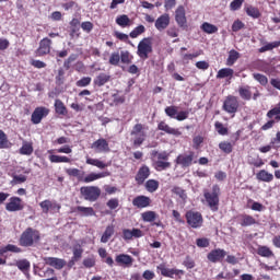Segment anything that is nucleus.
<instances>
[{
	"instance_id": "obj_1",
	"label": "nucleus",
	"mask_w": 280,
	"mask_h": 280,
	"mask_svg": "<svg viewBox=\"0 0 280 280\" xmlns=\"http://www.w3.org/2000/svg\"><path fill=\"white\" fill-rule=\"evenodd\" d=\"M222 194L220 189V185L214 184L211 188L209 189H203V198L209 207V209L213 212L219 211L220 209V195Z\"/></svg>"
},
{
	"instance_id": "obj_2",
	"label": "nucleus",
	"mask_w": 280,
	"mask_h": 280,
	"mask_svg": "<svg viewBox=\"0 0 280 280\" xmlns=\"http://www.w3.org/2000/svg\"><path fill=\"white\" fill-rule=\"evenodd\" d=\"M40 242V232L34 228H27L22 232L19 244L24 248H30Z\"/></svg>"
},
{
	"instance_id": "obj_3",
	"label": "nucleus",
	"mask_w": 280,
	"mask_h": 280,
	"mask_svg": "<svg viewBox=\"0 0 280 280\" xmlns=\"http://www.w3.org/2000/svg\"><path fill=\"white\" fill-rule=\"evenodd\" d=\"M132 145L133 148H141L143 143L145 142V139H148V133L145 132V125L143 124H136L132 127V130L130 131Z\"/></svg>"
},
{
	"instance_id": "obj_4",
	"label": "nucleus",
	"mask_w": 280,
	"mask_h": 280,
	"mask_svg": "<svg viewBox=\"0 0 280 280\" xmlns=\"http://www.w3.org/2000/svg\"><path fill=\"white\" fill-rule=\"evenodd\" d=\"M55 150L50 149L47 151L48 154V160L50 163H71V159L67 158L66 155H56L54 154ZM58 154H71L73 150L71 149L70 145H65L56 150Z\"/></svg>"
},
{
	"instance_id": "obj_5",
	"label": "nucleus",
	"mask_w": 280,
	"mask_h": 280,
	"mask_svg": "<svg viewBox=\"0 0 280 280\" xmlns=\"http://www.w3.org/2000/svg\"><path fill=\"white\" fill-rule=\"evenodd\" d=\"M222 110L228 113V115L235 117L240 110V98H237L235 95H228L223 101Z\"/></svg>"
},
{
	"instance_id": "obj_6",
	"label": "nucleus",
	"mask_w": 280,
	"mask_h": 280,
	"mask_svg": "<svg viewBox=\"0 0 280 280\" xmlns=\"http://www.w3.org/2000/svg\"><path fill=\"white\" fill-rule=\"evenodd\" d=\"M154 156L158 158V160L153 163V167L156 172H165V170H170V167H172V162H168L170 153H167V151L160 153L155 151Z\"/></svg>"
},
{
	"instance_id": "obj_7",
	"label": "nucleus",
	"mask_w": 280,
	"mask_h": 280,
	"mask_svg": "<svg viewBox=\"0 0 280 280\" xmlns=\"http://www.w3.org/2000/svg\"><path fill=\"white\" fill-rule=\"evenodd\" d=\"M152 51V37L142 38L138 44L137 56H139L141 60H148Z\"/></svg>"
},
{
	"instance_id": "obj_8",
	"label": "nucleus",
	"mask_w": 280,
	"mask_h": 280,
	"mask_svg": "<svg viewBox=\"0 0 280 280\" xmlns=\"http://www.w3.org/2000/svg\"><path fill=\"white\" fill-rule=\"evenodd\" d=\"M80 194L88 200L89 202H95L100 200V196H102V189L97 186H83L80 188Z\"/></svg>"
},
{
	"instance_id": "obj_9",
	"label": "nucleus",
	"mask_w": 280,
	"mask_h": 280,
	"mask_svg": "<svg viewBox=\"0 0 280 280\" xmlns=\"http://www.w3.org/2000/svg\"><path fill=\"white\" fill-rule=\"evenodd\" d=\"M186 222L190 229H200L205 224L202 213L199 211L188 210L185 214Z\"/></svg>"
},
{
	"instance_id": "obj_10",
	"label": "nucleus",
	"mask_w": 280,
	"mask_h": 280,
	"mask_svg": "<svg viewBox=\"0 0 280 280\" xmlns=\"http://www.w3.org/2000/svg\"><path fill=\"white\" fill-rule=\"evenodd\" d=\"M238 95L241 100H244V102H250L252 100L257 101L258 97H261V93L257 88H255V92L253 94L250 85L238 86Z\"/></svg>"
},
{
	"instance_id": "obj_11",
	"label": "nucleus",
	"mask_w": 280,
	"mask_h": 280,
	"mask_svg": "<svg viewBox=\"0 0 280 280\" xmlns=\"http://www.w3.org/2000/svg\"><path fill=\"white\" fill-rule=\"evenodd\" d=\"M39 207L45 215L49 213H51L52 215L54 213H60V209H62V206L60 203H58L56 200L49 199L39 202Z\"/></svg>"
},
{
	"instance_id": "obj_12",
	"label": "nucleus",
	"mask_w": 280,
	"mask_h": 280,
	"mask_svg": "<svg viewBox=\"0 0 280 280\" xmlns=\"http://www.w3.org/2000/svg\"><path fill=\"white\" fill-rule=\"evenodd\" d=\"M51 45L52 42L49 37H44L39 42L38 48L35 50L36 58H43L45 56H49L51 54Z\"/></svg>"
},
{
	"instance_id": "obj_13",
	"label": "nucleus",
	"mask_w": 280,
	"mask_h": 280,
	"mask_svg": "<svg viewBox=\"0 0 280 280\" xmlns=\"http://www.w3.org/2000/svg\"><path fill=\"white\" fill-rule=\"evenodd\" d=\"M196 158V153L194 151H189L188 153H182L177 155L175 159L176 165H180L184 170L186 167H191L194 165V159Z\"/></svg>"
},
{
	"instance_id": "obj_14",
	"label": "nucleus",
	"mask_w": 280,
	"mask_h": 280,
	"mask_svg": "<svg viewBox=\"0 0 280 280\" xmlns=\"http://www.w3.org/2000/svg\"><path fill=\"white\" fill-rule=\"evenodd\" d=\"M47 115H49V108L45 106L36 107L31 115V121L35 126H38V124H40V121H43Z\"/></svg>"
},
{
	"instance_id": "obj_15",
	"label": "nucleus",
	"mask_w": 280,
	"mask_h": 280,
	"mask_svg": "<svg viewBox=\"0 0 280 280\" xmlns=\"http://www.w3.org/2000/svg\"><path fill=\"white\" fill-rule=\"evenodd\" d=\"M5 209L11 213L23 211V209H25V203L20 197H11L9 202L5 203Z\"/></svg>"
},
{
	"instance_id": "obj_16",
	"label": "nucleus",
	"mask_w": 280,
	"mask_h": 280,
	"mask_svg": "<svg viewBox=\"0 0 280 280\" xmlns=\"http://www.w3.org/2000/svg\"><path fill=\"white\" fill-rule=\"evenodd\" d=\"M224 257H226V250L222 248L212 249L207 255V259L211 264H222V261H224Z\"/></svg>"
},
{
	"instance_id": "obj_17",
	"label": "nucleus",
	"mask_w": 280,
	"mask_h": 280,
	"mask_svg": "<svg viewBox=\"0 0 280 280\" xmlns=\"http://www.w3.org/2000/svg\"><path fill=\"white\" fill-rule=\"evenodd\" d=\"M150 166L143 164L137 172L136 176H135V180L137 183V185H143V183H145V180H148V178H150Z\"/></svg>"
},
{
	"instance_id": "obj_18",
	"label": "nucleus",
	"mask_w": 280,
	"mask_h": 280,
	"mask_svg": "<svg viewBox=\"0 0 280 280\" xmlns=\"http://www.w3.org/2000/svg\"><path fill=\"white\" fill-rule=\"evenodd\" d=\"M132 205L136 209H148L152 207V199L144 195H139L132 199Z\"/></svg>"
},
{
	"instance_id": "obj_19",
	"label": "nucleus",
	"mask_w": 280,
	"mask_h": 280,
	"mask_svg": "<svg viewBox=\"0 0 280 280\" xmlns=\"http://www.w3.org/2000/svg\"><path fill=\"white\" fill-rule=\"evenodd\" d=\"M115 261L117 266L122 268H131L132 264H135V258L128 254H118L115 257Z\"/></svg>"
},
{
	"instance_id": "obj_20",
	"label": "nucleus",
	"mask_w": 280,
	"mask_h": 280,
	"mask_svg": "<svg viewBox=\"0 0 280 280\" xmlns=\"http://www.w3.org/2000/svg\"><path fill=\"white\" fill-rule=\"evenodd\" d=\"M242 135V131L237 130L235 133H233L234 142L231 143L229 141H222L219 143V149L224 152V154H231L233 152V145L236 141H240V136Z\"/></svg>"
},
{
	"instance_id": "obj_21",
	"label": "nucleus",
	"mask_w": 280,
	"mask_h": 280,
	"mask_svg": "<svg viewBox=\"0 0 280 280\" xmlns=\"http://www.w3.org/2000/svg\"><path fill=\"white\" fill-rule=\"evenodd\" d=\"M139 237H143V231H141L140 229L133 228L132 230H122V240H125V242H130V240L132 238L139 240Z\"/></svg>"
},
{
	"instance_id": "obj_22",
	"label": "nucleus",
	"mask_w": 280,
	"mask_h": 280,
	"mask_svg": "<svg viewBox=\"0 0 280 280\" xmlns=\"http://www.w3.org/2000/svg\"><path fill=\"white\" fill-rule=\"evenodd\" d=\"M44 261L46 266H50L51 268H55V270H62V268L67 266V260L62 258L46 257L44 258Z\"/></svg>"
},
{
	"instance_id": "obj_23",
	"label": "nucleus",
	"mask_w": 280,
	"mask_h": 280,
	"mask_svg": "<svg viewBox=\"0 0 280 280\" xmlns=\"http://www.w3.org/2000/svg\"><path fill=\"white\" fill-rule=\"evenodd\" d=\"M158 270H160L162 277H167L168 279H174V275L178 276V275H185L184 270L180 269H170L167 267H165L164 264L159 265Z\"/></svg>"
},
{
	"instance_id": "obj_24",
	"label": "nucleus",
	"mask_w": 280,
	"mask_h": 280,
	"mask_svg": "<svg viewBox=\"0 0 280 280\" xmlns=\"http://www.w3.org/2000/svg\"><path fill=\"white\" fill-rule=\"evenodd\" d=\"M91 148L98 154L102 152H110V147L108 145V141L104 138H101L94 141Z\"/></svg>"
},
{
	"instance_id": "obj_25",
	"label": "nucleus",
	"mask_w": 280,
	"mask_h": 280,
	"mask_svg": "<svg viewBox=\"0 0 280 280\" xmlns=\"http://www.w3.org/2000/svg\"><path fill=\"white\" fill-rule=\"evenodd\" d=\"M175 21L180 27H187V15L185 12V7H177L175 10Z\"/></svg>"
},
{
	"instance_id": "obj_26",
	"label": "nucleus",
	"mask_w": 280,
	"mask_h": 280,
	"mask_svg": "<svg viewBox=\"0 0 280 280\" xmlns=\"http://www.w3.org/2000/svg\"><path fill=\"white\" fill-rule=\"evenodd\" d=\"M170 27V14L164 13L155 20V30L158 32H164Z\"/></svg>"
},
{
	"instance_id": "obj_27",
	"label": "nucleus",
	"mask_w": 280,
	"mask_h": 280,
	"mask_svg": "<svg viewBox=\"0 0 280 280\" xmlns=\"http://www.w3.org/2000/svg\"><path fill=\"white\" fill-rule=\"evenodd\" d=\"M158 130H162V132L166 135H173V137H180V135H183L179 129L170 127V125L163 120L158 124Z\"/></svg>"
},
{
	"instance_id": "obj_28",
	"label": "nucleus",
	"mask_w": 280,
	"mask_h": 280,
	"mask_svg": "<svg viewBox=\"0 0 280 280\" xmlns=\"http://www.w3.org/2000/svg\"><path fill=\"white\" fill-rule=\"evenodd\" d=\"M106 176H110V172L105 171L101 173H90L85 177H82L81 183H93L95 180H100V178H106Z\"/></svg>"
},
{
	"instance_id": "obj_29",
	"label": "nucleus",
	"mask_w": 280,
	"mask_h": 280,
	"mask_svg": "<svg viewBox=\"0 0 280 280\" xmlns=\"http://www.w3.org/2000/svg\"><path fill=\"white\" fill-rule=\"evenodd\" d=\"M238 220H240L241 226H244V228L253 226L257 224V220L253 215L246 214V213L240 214Z\"/></svg>"
},
{
	"instance_id": "obj_30",
	"label": "nucleus",
	"mask_w": 280,
	"mask_h": 280,
	"mask_svg": "<svg viewBox=\"0 0 280 280\" xmlns=\"http://www.w3.org/2000/svg\"><path fill=\"white\" fill-rule=\"evenodd\" d=\"M256 178L257 180H259L260 183H272L275 180V175H272V173H269L266 170H260L257 174H256Z\"/></svg>"
},
{
	"instance_id": "obj_31",
	"label": "nucleus",
	"mask_w": 280,
	"mask_h": 280,
	"mask_svg": "<svg viewBox=\"0 0 280 280\" xmlns=\"http://www.w3.org/2000/svg\"><path fill=\"white\" fill-rule=\"evenodd\" d=\"M74 213H80L84 218H91L95 215V210L93 207H84V206H78L73 210Z\"/></svg>"
},
{
	"instance_id": "obj_32",
	"label": "nucleus",
	"mask_w": 280,
	"mask_h": 280,
	"mask_svg": "<svg viewBox=\"0 0 280 280\" xmlns=\"http://www.w3.org/2000/svg\"><path fill=\"white\" fill-rule=\"evenodd\" d=\"M70 36L72 38H80V20L78 18H73L70 21Z\"/></svg>"
},
{
	"instance_id": "obj_33",
	"label": "nucleus",
	"mask_w": 280,
	"mask_h": 280,
	"mask_svg": "<svg viewBox=\"0 0 280 280\" xmlns=\"http://www.w3.org/2000/svg\"><path fill=\"white\" fill-rule=\"evenodd\" d=\"M114 235H115V225L114 224L107 225L103 235L101 236V243L108 244L110 237H113Z\"/></svg>"
},
{
	"instance_id": "obj_34",
	"label": "nucleus",
	"mask_w": 280,
	"mask_h": 280,
	"mask_svg": "<svg viewBox=\"0 0 280 280\" xmlns=\"http://www.w3.org/2000/svg\"><path fill=\"white\" fill-rule=\"evenodd\" d=\"M86 165H93L94 167H97L98 170H106L110 165V163H106L102 160L98 159H93V158H86L85 161Z\"/></svg>"
},
{
	"instance_id": "obj_35",
	"label": "nucleus",
	"mask_w": 280,
	"mask_h": 280,
	"mask_svg": "<svg viewBox=\"0 0 280 280\" xmlns=\"http://www.w3.org/2000/svg\"><path fill=\"white\" fill-rule=\"evenodd\" d=\"M20 154L23 156H32V154H34V144L32 142L24 141L20 148Z\"/></svg>"
},
{
	"instance_id": "obj_36",
	"label": "nucleus",
	"mask_w": 280,
	"mask_h": 280,
	"mask_svg": "<svg viewBox=\"0 0 280 280\" xmlns=\"http://www.w3.org/2000/svg\"><path fill=\"white\" fill-rule=\"evenodd\" d=\"M55 113L57 115H62L63 117L69 113V110H67V106L60 98L55 100Z\"/></svg>"
},
{
	"instance_id": "obj_37",
	"label": "nucleus",
	"mask_w": 280,
	"mask_h": 280,
	"mask_svg": "<svg viewBox=\"0 0 280 280\" xmlns=\"http://www.w3.org/2000/svg\"><path fill=\"white\" fill-rule=\"evenodd\" d=\"M234 73L235 71L231 68L220 69L217 73V80H224V78L232 80Z\"/></svg>"
},
{
	"instance_id": "obj_38",
	"label": "nucleus",
	"mask_w": 280,
	"mask_h": 280,
	"mask_svg": "<svg viewBox=\"0 0 280 280\" xmlns=\"http://www.w3.org/2000/svg\"><path fill=\"white\" fill-rule=\"evenodd\" d=\"M107 82H110V75L102 72L94 79V86H104Z\"/></svg>"
},
{
	"instance_id": "obj_39",
	"label": "nucleus",
	"mask_w": 280,
	"mask_h": 280,
	"mask_svg": "<svg viewBox=\"0 0 280 280\" xmlns=\"http://www.w3.org/2000/svg\"><path fill=\"white\" fill-rule=\"evenodd\" d=\"M116 23L119 27H130V25H132V20H130L127 14H122L116 18Z\"/></svg>"
},
{
	"instance_id": "obj_40",
	"label": "nucleus",
	"mask_w": 280,
	"mask_h": 280,
	"mask_svg": "<svg viewBox=\"0 0 280 280\" xmlns=\"http://www.w3.org/2000/svg\"><path fill=\"white\" fill-rule=\"evenodd\" d=\"M237 60H240V52L235 49L230 50L226 59V67H233Z\"/></svg>"
},
{
	"instance_id": "obj_41",
	"label": "nucleus",
	"mask_w": 280,
	"mask_h": 280,
	"mask_svg": "<svg viewBox=\"0 0 280 280\" xmlns=\"http://www.w3.org/2000/svg\"><path fill=\"white\" fill-rule=\"evenodd\" d=\"M8 148H12V143L8 139L5 131L0 129V150H8Z\"/></svg>"
},
{
	"instance_id": "obj_42",
	"label": "nucleus",
	"mask_w": 280,
	"mask_h": 280,
	"mask_svg": "<svg viewBox=\"0 0 280 280\" xmlns=\"http://www.w3.org/2000/svg\"><path fill=\"white\" fill-rule=\"evenodd\" d=\"M266 117L268 119H273L276 117V121H280V102L267 112Z\"/></svg>"
},
{
	"instance_id": "obj_43",
	"label": "nucleus",
	"mask_w": 280,
	"mask_h": 280,
	"mask_svg": "<svg viewBox=\"0 0 280 280\" xmlns=\"http://www.w3.org/2000/svg\"><path fill=\"white\" fill-rule=\"evenodd\" d=\"M245 12L247 16H250L252 19H260L261 18V12L257 7L254 5H248L245 7Z\"/></svg>"
},
{
	"instance_id": "obj_44",
	"label": "nucleus",
	"mask_w": 280,
	"mask_h": 280,
	"mask_svg": "<svg viewBox=\"0 0 280 280\" xmlns=\"http://www.w3.org/2000/svg\"><path fill=\"white\" fill-rule=\"evenodd\" d=\"M5 253H23V249L16 245L8 244L3 247H0V255H5Z\"/></svg>"
},
{
	"instance_id": "obj_45",
	"label": "nucleus",
	"mask_w": 280,
	"mask_h": 280,
	"mask_svg": "<svg viewBox=\"0 0 280 280\" xmlns=\"http://www.w3.org/2000/svg\"><path fill=\"white\" fill-rule=\"evenodd\" d=\"M156 218H159V214H156L154 211L152 210H148L141 213V219L144 222H155Z\"/></svg>"
},
{
	"instance_id": "obj_46",
	"label": "nucleus",
	"mask_w": 280,
	"mask_h": 280,
	"mask_svg": "<svg viewBox=\"0 0 280 280\" xmlns=\"http://www.w3.org/2000/svg\"><path fill=\"white\" fill-rule=\"evenodd\" d=\"M257 255H259L260 257H267V258L275 257V253L268 246H259L257 249Z\"/></svg>"
},
{
	"instance_id": "obj_47",
	"label": "nucleus",
	"mask_w": 280,
	"mask_h": 280,
	"mask_svg": "<svg viewBox=\"0 0 280 280\" xmlns=\"http://www.w3.org/2000/svg\"><path fill=\"white\" fill-rule=\"evenodd\" d=\"M200 30L205 32V34H215L218 33V26L209 23V22H203L200 26Z\"/></svg>"
},
{
	"instance_id": "obj_48",
	"label": "nucleus",
	"mask_w": 280,
	"mask_h": 280,
	"mask_svg": "<svg viewBox=\"0 0 280 280\" xmlns=\"http://www.w3.org/2000/svg\"><path fill=\"white\" fill-rule=\"evenodd\" d=\"M144 187L149 194H154L156 189H159V180L156 179H148L144 184Z\"/></svg>"
},
{
	"instance_id": "obj_49",
	"label": "nucleus",
	"mask_w": 280,
	"mask_h": 280,
	"mask_svg": "<svg viewBox=\"0 0 280 280\" xmlns=\"http://www.w3.org/2000/svg\"><path fill=\"white\" fill-rule=\"evenodd\" d=\"M277 47H280V40L267 43L265 46L260 47L258 51L259 54H266V51H272V49H277Z\"/></svg>"
},
{
	"instance_id": "obj_50",
	"label": "nucleus",
	"mask_w": 280,
	"mask_h": 280,
	"mask_svg": "<svg viewBox=\"0 0 280 280\" xmlns=\"http://www.w3.org/2000/svg\"><path fill=\"white\" fill-rule=\"evenodd\" d=\"M16 268H19V270H21V272H28L30 268H31V264L30 260L27 259H20L15 262Z\"/></svg>"
},
{
	"instance_id": "obj_51",
	"label": "nucleus",
	"mask_w": 280,
	"mask_h": 280,
	"mask_svg": "<svg viewBox=\"0 0 280 280\" xmlns=\"http://www.w3.org/2000/svg\"><path fill=\"white\" fill-rule=\"evenodd\" d=\"M82 255H84V248H82V245H74L72 247V259L80 261V259H82Z\"/></svg>"
},
{
	"instance_id": "obj_52",
	"label": "nucleus",
	"mask_w": 280,
	"mask_h": 280,
	"mask_svg": "<svg viewBox=\"0 0 280 280\" xmlns=\"http://www.w3.org/2000/svg\"><path fill=\"white\" fill-rule=\"evenodd\" d=\"M141 34H145V26H143V24H140L137 27H135L129 33V36H130V38H139V36H141Z\"/></svg>"
},
{
	"instance_id": "obj_53",
	"label": "nucleus",
	"mask_w": 280,
	"mask_h": 280,
	"mask_svg": "<svg viewBox=\"0 0 280 280\" xmlns=\"http://www.w3.org/2000/svg\"><path fill=\"white\" fill-rule=\"evenodd\" d=\"M172 194H175V196H178L180 198V200H183L185 202V200H187V192L185 191V189L178 187V186H174L172 188Z\"/></svg>"
},
{
	"instance_id": "obj_54",
	"label": "nucleus",
	"mask_w": 280,
	"mask_h": 280,
	"mask_svg": "<svg viewBox=\"0 0 280 280\" xmlns=\"http://www.w3.org/2000/svg\"><path fill=\"white\" fill-rule=\"evenodd\" d=\"M68 176H74V178H78L82 183V178L84 176V172L81 173L79 168H69L67 170Z\"/></svg>"
},
{
	"instance_id": "obj_55",
	"label": "nucleus",
	"mask_w": 280,
	"mask_h": 280,
	"mask_svg": "<svg viewBox=\"0 0 280 280\" xmlns=\"http://www.w3.org/2000/svg\"><path fill=\"white\" fill-rule=\"evenodd\" d=\"M254 80L258 82L261 86H267L268 85V77L261 73H253Z\"/></svg>"
},
{
	"instance_id": "obj_56",
	"label": "nucleus",
	"mask_w": 280,
	"mask_h": 280,
	"mask_svg": "<svg viewBox=\"0 0 280 280\" xmlns=\"http://www.w3.org/2000/svg\"><path fill=\"white\" fill-rule=\"evenodd\" d=\"M120 61L122 65H130L132 62V56L130 55V51L125 50L120 52Z\"/></svg>"
},
{
	"instance_id": "obj_57",
	"label": "nucleus",
	"mask_w": 280,
	"mask_h": 280,
	"mask_svg": "<svg viewBox=\"0 0 280 280\" xmlns=\"http://www.w3.org/2000/svg\"><path fill=\"white\" fill-rule=\"evenodd\" d=\"M91 82H92L91 77H83L75 82V86H78L79 89H84L85 86H89Z\"/></svg>"
},
{
	"instance_id": "obj_58",
	"label": "nucleus",
	"mask_w": 280,
	"mask_h": 280,
	"mask_svg": "<svg viewBox=\"0 0 280 280\" xmlns=\"http://www.w3.org/2000/svg\"><path fill=\"white\" fill-rule=\"evenodd\" d=\"M214 128H215L217 132L219 135H221L222 137L229 135V128L224 127V125L220 121H217L214 124Z\"/></svg>"
},
{
	"instance_id": "obj_59",
	"label": "nucleus",
	"mask_w": 280,
	"mask_h": 280,
	"mask_svg": "<svg viewBox=\"0 0 280 280\" xmlns=\"http://www.w3.org/2000/svg\"><path fill=\"white\" fill-rule=\"evenodd\" d=\"M167 117H171L172 119L176 118V115H178V107L176 106H167L164 109Z\"/></svg>"
},
{
	"instance_id": "obj_60",
	"label": "nucleus",
	"mask_w": 280,
	"mask_h": 280,
	"mask_svg": "<svg viewBox=\"0 0 280 280\" xmlns=\"http://www.w3.org/2000/svg\"><path fill=\"white\" fill-rule=\"evenodd\" d=\"M205 143V137L202 136H195L192 138V148L194 150H200V145Z\"/></svg>"
},
{
	"instance_id": "obj_61",
	"label": "nucleus",
	"mask_w": 280,
	"mask_h": 280,
	"mask_svg": "<svg viewBox=\"0 0 280 280\" xmlns=\"http://www.w3.org/2000/svg\"><path fill=\"white\" fill-rule=\"evenodd\" d=\"M121 61L119 52H113L109 57V65L113 67H118L119 62Z\"/></svg>"
},
{
	"instance_id": "obj_62",
	"label": "nucleus",
	"mask_w": 280,
	"mask_h": 280,
	"mask_svg": "<svg viewBox=\"0 0 280 280\" xmlns=\"http://www.w3.org/2000/svg\"><path fill=\"white\" fill-rule=\"evenodd\" d=\"M27 180V176L25 175H14L13 179L11 180V185H21Z\"/></svg>"
},
{
	"instance_id": "obj_63",
	"label": "nucleus",
	"mask_w": 280,
	"mask_h": 280,
	"mask_svg": "<svg viewBox=\"0 0 280 280\" xmlns=\"http://www.w3.org/2000/svg\"><path fill=\"white\" fill-rule=\"evenodd\" d=\"M243 4H244V0H233V1L230 3V10H231L232 12H237V10H240Z\"/></svg>"
},
{
	"instance_id": "obj_64",
	"label": "nucleus",
	"mask_w": 280,
	"mask_h": 280,
	"mask_svg": "<svg viewBox=\"0 0 280 280\" xmlns=\"http://www.w3.org/2000/svg\"><path fill=\"white\" fill-rule=\"evenodd\" d=\"M106 207H108V209H110L112 211H114L115 209H117L119 207V199L118 198H112L106 202Z\"/></svg>"
}]
</instances>
